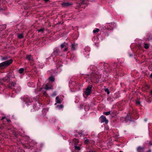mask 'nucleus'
Masks as SVG:
<instances>
[{
	"label": "nucleus",
	"mask_w": 152,
	"mask_h": 152,
	"mask_svg": "<svg viewBox=\"0 0 152 152\" xmlns=\"http://www.w3.org/2000/svg\"><path fill=\"white\" fill-rule=\"evenodd\" d=\"M75 149V151H79L81 150V147L80 145H75L74 147Z\"/></svg>",
	"instance_id": "nucleus-17"
},
{
	"label": "nucleus",
	"mask_w": 152,
	"mask_h": 152,
	"mask_svg": "<svg viewBox=\"0 0 152 152\" xmlns=\"http://www.w3.org/2000/svg\"><path fill=\"white\" fill-rule=\"evenodd\" d=\"M56 93L55 92H53L52 94V96H55L56 95Z\"/></svg>",
	"instance_id": "nucleus-32"
},
{
	"label": "nucleus",
	"mask_w": 152,
	"mask_h": 152,
	"mask_svg": "<svg viewBox=\"0 0 152 152\" xmlns=\"http://www.w3.org/2000/svg\"><path fill=\"white\" fill-rule=\"evenodd\" d=\"M119 152H122V151H120Z\"/></svg>",
	"instance_id": "nucleus-46"
},
{
	"label": "nucleus",
	"mask_w": 152,
	"mask_h": 152,
	"mask_svg": "<svg viewBox=\"0 0 152 152\" xmlns=\"http://www.w3.org/2000/svg\"><path fill=\"white\" fill-rule=\"evenodd\" d=\"M49 79L50 80V81L52 82H54L55 80L54 77L52 76H51L49 77Z\"/></svg>",
	"instance_id": "nucleus-21"
},
{
	"label": "nucleus",
	"mask_w": 152,
	"mask_h": 152,
	"mask_svg": "<svg viewBox=\"0 0 152 152\" xmlns=\"http://www.w3.org/2000/svg\"><path fill=\"white\" fill-rule=\"evenodd\" d=\"M44 29L43 28H41L40 29L38 30V31L39 32H44Z\"/></svg>",
	"instance_id": "nucleus-30"
},
{
	"label": "nucleus",
	"mask_w": 152,
	"mask_h": 152,
	"mask_svg": "<svg viewBox=\"0 0 152 152\" xmlns=\"http://www.w3.org/2000/svg\"><path fill=\"white\" fill-rule=\"evenodd\" d=\"M67 45L68 44L67 43L64 42L60 46L61 49H63V48H64V49L63 50L64 51H66L67 50L68 48V47L67 46Z\"/></svg>",
	"instance_id": "nucleus-6"
},
{
	"label": "nucleus",
	"mask_w": 152,
	"mask_h": 152,
	"mask_svg": "<svg viewBox=\"0 0 152 152\" xmlns=\"http://www.w3.org/2000/svg\"><path fill=\"white\" fill-rule=\"evenodd\" d=\"M18 88H19V90H18V91H20V87H18Z\"/></svg>",
	"instance_id": "nucleus-42"
},
{
	"label": "nucleus",
	"mask_w": 152,
	"mask_h": 152,
	"mask_svg": "<svg viewBox=\"0 0 152 152\" xmlns=\"http://www.w3.org/2000/svg\"><path fill=\"white\" fill-rule=\"evenodd\" d=\"M64 107V106L62 104H60L58 105L57 106V107L59 109H60Z\"/></svg>",
	"instance_id": "nucleus-26"
},
{
	"label": "nucleus",
	"mask_w": 152,
	"mask_h": 152,
	"mask_svg": "<svg viewBox=\"0 0 152 152\" xmlns=\"http://www.w3.org/2000/svg\"><path fill=\"white\" fill-rule=\"evenodd\" d=\"M56 102L57 103H61V100L58 96L56 97Z\"/></svg>",
	"instance_id": "nucleus-18"
},
{
	"label": "nucleus",
	"mask_w": 152,
	"mask_h": 152,
	"mask_svg": "<svg viewBox=\"0 0 152 152\" xmlns=\"http://www.w3.org/2000/svg\"><path fill=\"white\" fill-rule=\"evenodd\" d=\"M100 120L101 123L105 122V124H107L108 122V121L106 119V117L103 115L100 117Z\"/></svg>",
	"instance_id": "nucleus-5"
},
{
	"label": "nucleus",
	"mask_w": 152,
	"mask_h": 152,
	"mask_svg": "<svg viewBox=\"0 0 152 152\" xmlns=\"http://www.w3.org/2000/svg\"><path fill=\"white\" fill-rule=\"evenodd\" d=\"M23 37V34H18V37L20 39L22 38Z\"/></svg>",
	"instance_id": "nucleus-23"
},
{
	"label": "nucleus",
	"mask_w": 152,
	"mask_h": 152,
	"mask_svg": "<svg viewBox=\"0 0 152 152\" xmlns=\"http://www.w3.org/2000/svg\"><path fill=\"white\" fill-rule=\"evenodd\" d=\"M72 5V3H69L68 2H63L62 4V7H68Z\"/></svg>",
	"instance_id": "nucleus-10"
},
{
	"label": "nucleus",
	"mask_w": 152,
	"mask_h": 152,
	"mask_svg": "<svg viewBox=\"0 0 152 152\" xmlns=\"http://www.w3.org/2000/svg\"><path fill=\"white\" fill-rule=\"evenodd\" d=\"M5 118V117H2V118H1V120H3Z\"/></svg>",
	"instance_id": "nucleus-39"
},
{
	"label": "nucleus",
	"mask_w": 152,
	"mask_h": 152,
	"mask_svg": "<svg viewBox=\"0 0 152 152\" xmlns=\"http://www.w3.org/2000/svg\"><path fill=\"white\" fill-rule=\"evenodd\" d=\"M99 31V29L98 28H96L93 31V33H95L98 32Z\"/></svg>",
	"instance_id": "nucleus-22"
},
{
	"label": "nucleus",
	"mask_w": 152,
	"mask_h": 152,
	"mask_svg": "<svg viewBox=\"0 0 152 152\" xmlns=\"http://www.w3.org/2000/svg\"><path fill=\"white\" fill-rule=\"evenodd\" d=\"M75 57V55L74 54H72L71 55V58L73 59Z\"/></svg>",
	"instance_id": "nucleus-34"
},
{
	"label": "nucleus",
	"mask_w": 152,
	"mask_h": 152,
	"mask_svg": "<svg viewBox=\"0 0 152 152\" xmlns=\"http://www.w3.org/2000/svg\"><path fill=\"white\" fill-rule=\"evenodd\" d=\"M7 121L8 122H10L11 121L10 120V119H7Z\"/></svg>",
	"instance_id": "nucleus-37"
},
{
	"label": "nucleus",
	"mask_w": 152,
	"mask_h": 152,
	"mask_svg": "<svg viewBox=\"0 0 152 152\" xmlns=\"http://www.w3.org/2000/svg\"><path fill=\"white\" fill-rule=\"evenodd\" d=\"M105 91L107 92V94H110V91L108 88H105Z\"/></svg>",
	"instance_id": "nucleus-29"
},
{
	"label": "nucleus",
	"mask_w": 152,
	"mask_h": 152,
	"mask_svg": "<svg viewBox=\"0 0 152 152\" xmlns=\"http://www.w3.org/2000/svg\"><path fill=\"white\" fill-rule=\"evenodd\" d=\"M150 78H152V72L151 75L150 76Z\"/></svg>",
	"instance_id": "nucleus-38"
},
{
	"label": "nucleus",
	"mask_w": 152,
	"mask_h": 152,
	"mask_svg": "<svg viewBox=\"0 0 152 152\" xmlns=\"http://www.w3.org/2000/svg\"><path fill=\"white\" fill-rule=\"evenodd\" d=\"M89 142V140L87 139L85 140V142L86 143H88Z\"/></svg>",
	"instance_id": "nucleus-36"
},
{
	"label": "nucleus",
	"mask_w": 152,
	"mask_h": 152,
	"mask_svg": "<svg viewBox=\"0 0 152 152\" xmlns=\"http://www.w3.org/2000/svg\"><path fill=\"white\" fill-rule=\"evenodd\" d=\"M83 132V131L78 132V134L79 135H80V136H82L83 135V134H82Z\"/></svg>",
	"instance_id": "nucleus-31"
},
{
	"label": "nucleus",
	"mask_w": 152,
	"mask_h": 152,
	"mask_svg": "<svg viewBox=\"0 0 152 152\" xmlns=\"http://www.w3.org/2000/svg\"><path fill=\"white\" fill-rule=\"evenodd\" d=\"M12 60L10 59L9 60L3 62L0 64V67L2 69L10 65L12 63Z\"/></svg>",
	"instance_id": "nucleus-1"
},
{
	"label": "nucleus",
	"mask_w": 152,
	"mask_h": 152,
	"mask_svg": "<svg viewBox=\"0 0 152 152\" xmlns=\"http://www.w3.org/2000/svg\"><path fill=\"white\" fill-rule=\"evenodd\" d=\"M23 71H24V69L23 68H20L19 69V73H20V74L22 73H23Z\"/></svg>",
	"instance_id": "nucleus-27"
},
{
	"label": "nucleus",
	"mask_w": 152,
	"mask_h": 152,
	"mask_svg": "<svg viewBox=\"0 0 152 152\" xmlns=\"http://www.w3.org/2000/svg\"><path fill=\"white\" fill-rule=\"evenodd\" d=\"M16 84V81L12 82L7 85L8 87L9 88H12V87H14Z\"/></svg>",
	"instance_id": "nucleus-11"
},
{
	"label": "nucleus",
	"mask_w": 152,
	"mask_h": 152,
	"mask_svg": "<svg viewBox=\"0 0 152 152\" xmlns=\"http://www.w3.org/2000/svg\"><path fill=\"white\" fill-rule=\"evenodd\" d=\"M145 99L146 101L148 103H150L152 102V99L149 97H145Z\"/></svg>",
	"instance_id": "nucleus-16"
},
{
	"label": "nucleus",
	"mask_w": 152,
	"mask_h": 152,
	"mask_svg": "<svg viewBox=\"0 0 152 152\" xmlns=\"http://www.w3.org/2000/svg\"><path fill=\"white\" fill-rule=\"evenodd\" d=\"M86 152H96V151L92 150H90L89 151H87Z\"/></svg>",
	"instance_id": "nucleus-35"
},
{
	"label": "nucleus",
	"mask_w": 152,
	"mask_h": 152,
	"mask_svg": "<svg viewBox=\"0 0 152 152\" xmlns=\"http://www.w3.org/2000/svg\"><path fill=\"white\" fill-rule=\"evenodd\" d=\"M145 148L143 147L139 146L137 148V152H144Z\"/></svg>",
	"instance_id": "nucleus-9"
},
{
	"label": "nucleus",
	"mask_w": 152,
	"mask_h": 152,
	"mask_svg": "<svg viewBox=\"0 0 152 152\" xmlns=\"http://www.w3.org/2000/svg\"><path fill=\"white\" fill-rule=\"evenodd\" d=\"M8 59V57L7 56L3 57L1 56V59L2 61H4L7 60Z\"/></svg>",
	"instance_id": "nucleus-25"
},
{
	"label": "nucleus",
	"mask_w": 152,
	"mask_h": 152,
	"mask_svg": "<svg viewBox=\"0 0 152 152\" xmlns=\"http://www.w3.org/2000/svg\"><path fill=\"white\" fill-rule=\"evenodd\" d=\"M92 86L91 85H89L87 88L86 89V91L84 92L86 96L89 95L90 94Z\"/></svg>",
	"instance_id": "nucleus-3"
},
{
	"label": "nucleus",
	"mask_w": 152,
	"mask_h": 152,
	"mask_svg": "<svg viewBox=\"0 0 152 152\" xmlns=\"http://www.w3.org/2000/svg\"><path fill=\"white\" fill-rule=\"evenodd\" d=\"M37 105H38L39 106V105L40 104L39 102H37V103H36V104H35L33 106L34 108L37 110H38L39 108V107H37L36 106V105L37 106Z\"/></svg>",
	"instance_id": "nucleus-19"
},
{
	"label": "nucleus",
	"mask_w": 152,
	"mask_h": 152,
	"mask_svg": "<svg viewBox=\"0 0 152 152\" xmlns=\"http://www.w3.org/2000/svg\"><path fill=\"white\" fill-rule=\"evenodd\" d=\"M57 102H56V103H55V105H56V104H57Z\"/></svg>",
	"instance_id": "nucleus-45"
},
{
	"label": "nucleus",
	"mask_w": 152,
	"mask_h": 152,
	"mask_svg": "<svg viewBox=\"0 0 152 152\" xmlns=\"http://www.w3.org/2000/svg\"><path fill=\"white\" fill-rule=\"evenodd\" d=\"M77 47V45L75 43L72 44L71 45V49L72 50H75Z\"/></svg>",
	"instance_id": "nucleus-12"
},
{
	"label": "nucleus",
	"mask_w": 152,
	"mask_h": 152,
	"mask_svg": "<svg viewBox=\"0 0 152 152\" xmlns=\"http://www.w3.org/2000/svg\"><path fill=\"white\" fill-rule=\"evenodd\" d=\"M147 121V119H144V121H145V122H146Z\"/></svg>",
	"instance_id": "nucleus-41"
},
{
	"label": "nucleus",
	"mask_w": 152,
	"mask_h": 152,
	"mask_svg": "<svg viewBox=\"0 0 152 152\" xmlns=\"http://www.w3.org/2000/svg\"><path fill=\"white\" fill-rule=\"evenodd\" d=\"M151 152V150L150 149L149 150H148L147 151V152Z\"/></svg>",
	"instance_id": "nucleus-40"
},
{
	"label": "nucleus",
	"mask_w": 152,
	"mask_h": 152,
	"mask_svg": "<svg viewBox=\"0 0 152 152\" xmlns=\"http://www.w3.org/2000/svg\"><path fill=\"white\" fill-rule=\"evenodd\" d=\"M136 103L137 105H140V102L139 101H137L136 102Z\"/></svg>",
	"instance_id": "nucleus-33"
},
{
	"label": "nucleus",
	"mask_w": 152,
	"mask_h": 152,
	"mask_svg": "<svg viewBox=\"0 0 152 152\" xmlns=\"http://www.w3.org/2000/svg\"><path fill=\"white\" fill-rule=\"evenodd\" d=\"M114 27V24L110 23L108 24L107 26H106V29L107 30H111L113 29Z\"/></svg>",
	"instance_id": "nucleus-8"
},
{
	"label": "nucleus",
	"mask_w": 152,
	"mask_h": 152,
	"mask_svg": "<svg viewBox=\"0 0 152 152\" xmlns=\"http://www.w3.org/2000/svg\"><path fill=\"white\" fill-rule=\"evenodd\" d=\"M110 113V111H108L107 112H104V114L106 115H109Z\"/></svg>",
	"instance_id": "nucleus-28"
},
{
	"label": "nucleus",
	"mask_w": 152,
	"mask_h": 152,
	"mask_svg": "<svg viewBox=\"0 0 152 152\" xmlns=\"http://www.w3.org/2000/svg\"><path fill=\"white\" fill-rule=\"evenodd\" d=\"M25 101L26 102H29L30 103H31L32 101L31 99H30V97H28L25 99Z\"/></svg>",
	"instance_id": "nucleus-15"
},
{
	"label": "nucleus",
	"mask_w": 152,
	"mask_h": 152,
	"mask_svg": "<svg viewBox=\"0 0 152 152\" xmlns=\"http://www.w3.org/2000/svg\"><path fill=\"white\" fill-rule=\"evenodd\" d=\"M26 58L30 62H32L33 61V58L31 55H27L26 56Z\"/></svg>",
	"instance_id": "nucleus-13"
},
{
	"label": "nucleus",
	"mask_w": 152,
	"mask_h": 152,
	"mask_svg": "<svg viewBox=\"0 0 152 152\" xmlns=\"http://www.w3.org/2000/svg\"><path fill=\"white\" fill-rule=\"evenodd\" d=\"M49 0H44V1H45V2H47Z\"/></svg>",
	"instance_id": "nucleus-43"
},
{
	"label": "nucleus",
	"mask_w": 152,
	"mask_h": 152,
	"mask_svg": "<svg viewBox=\"0 0 152 152\" xmlns=\"http://www.w3.org/2000/svg\"><path fill=\"white\" fill-rule=\"evenodd\" d=\"M11 75V73L8 74L6 77L3 79V80L5 82H9L10 81V77Z\"/></svg>",
	"instance_id": "nucleus-7"
},
{
	"label": "nucleus",
	"mask_w": 152,
	"mask_h": 152,
	"mask_svg": "<svg viewBox=\"0 0 152 152\" xmlns=\"http://www.w3.org/2000/svg\"><path fill=\"white\" fill-rule=\"evenodd\" d=\"M144 48L146 49H148L149 48V45L147 43L144 44Z\"/></svg>",
	"instance_id": "nucleus-24"
},
{
	"label": "nucleus",
	"mask_w": 152,
	"mask_h": 152,
	"mask_svg": "<svg viewBox=\"0 0 152 152\" xmlns=\"http://www.w3.org/2000/svg\"><path fill=\"white\" fill-rule=\"evenodd\" d=\"M30 83H28V85H29V84H30Z\"/></svg>",
	"instance_id": "nucleus-44"
},
{
	"label": "nucleus",
	"mask_w": 152,
	"mask_h": 152,
	"mask_svg": "<svg viewBox=\"0 0 152 152\" xmlns=\"http://www.w3.org/2000/svg\"><path fill=\"white\" fill-rule=\"evenodd\" d=\"M146 40H150L152 39V34L148 33L147 34V36Z\"/></svg>",
	"instance_id": "nucleus-14"
},
{
	"label": "nucleus",
	"mask_w": 152,
	"mask_h": 152,
	"mask_svg": "<svg viewBox=\"0 0 152 152\" xmlns=\"http://www.w3.org/2000/svg\"><path fill=\"white\" fill-rule=\"evenodd\" d=\"M151 94H152V91H151Z\"/></svg>",
	"instance_id": "nucleus-47"
},
{
	"label": "nucleus",
	"mask_w": 152,
	"mask_h": 152,
	"mask_svg": "<svg viewBox=\"0 0 152 152\" xmlns=\"http://www.w3.org/2000/svg\"><path fill=\"white\" fill-rule=\"evenodd\" d=\"M52 86H48L47 85H46L45 87V89L46 90H49L50 89H52Z\"/></svg>",
	"instance_id": "nucleus-20"
},
{
	"label": "nucleus",
	"mask_w": 152,
	"mask_h": 152,
	"mask_svg": "<svg viewBox=\"0 0 152 152\" xmlns=\"http://www.w3.org/2000/svg\"><path fill=\"white\" fill-rule=\"evenodd\" d=\"M61 53V51H60L59 49L57 48H55L53 51V52L52 54L51 55L52 57L54 55L57 56L60 55Z\"/></svg>",
	"instance_id": "nucleus-4"
},
{
	"label": "nucleus",
	"mask_w": 152,
	"mask_h": 152,
	"mask_svg": "<svg viewBox=\"0 0 152 152\" xmlns=\"http://www.w3.org/2000/svg\"><path fill=\"white\" fill-rule=\"evenodd\" d=\"M121 120L122 122L124 121L126 123H127L128 121H132L131 118L129 114H127L125 117H121Z\"/></svg>",
	"instance_id": "nucleus-2"
}]
</instances>
